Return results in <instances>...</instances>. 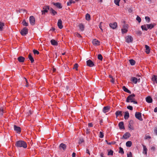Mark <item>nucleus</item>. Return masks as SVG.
I'll use <instances>...</instances> for the list:
<instances>
[{
  "label": "nucleus",
  "instance_id": "27",
  "mask_svg": "<svg viewBox=\"0 0 157 157\" xmlns=\"http://www.w3.org/2000/svg\"><path fill=\"white\" fill-rule=\"evenodd\" d=\"M130 134L128 133L127 132L124 134L123 136V137L125 139H126L130 137Z\"/></svg>",
  "mask_w": 157,
  "mask_h": 157
},
{
  "label": "nucleus",
  "instance_id": "13",
  "mask_svg": "<svg viewBox=\"0 0 157 157\" xmlns=\"http://www.w3.org/2000/svg\"><path fill=\"white\" fill-rule=\"evenodd\" d=\"M156 25L155 24H146L147 29H151L153 28Z\"/></svg>",
  "mask_w": 157,
  "mask_h": 157
},
{
  "label": "nucleus",
  "instance_id": "33",
  "mask_svg": "<svg viewBox=\"0 0 157 157\" xmlns=\"http://www.w3.org/2000/svg\"><path fill=\"white\" fill-rule=\"evenodd\" d=\"M86 20L89 21L90 19V14L88 13H87L86 15Z\"/></svg>",
  "mask_w": 157,
  "mask_h": 157
},
{
  "label": "nucleus",
  "instance_id": "25",
  "mask_svg": "<svg viewBox=\"0 0 157 157\" xmlns=\"http://www.w3.org/2000/svg\"><path fill=\"white\" fill-rule=\"evenodd\" d=\"M49 11L53 15H55L57 13V12L52 8L50 9Z\"/></svg>",
  "mask_w": 157,
  "mask_h": 157
},
{
  "label": "nucleus",
  "instance_id": "12",
  "mask_svg": "<svg viewBox=\"0 0 157 157\" xmlns=\"http://www.w3.org/2000/svg\"><path fill=\"white\" fill-rule=\"evenodd\" d=\"M110 27L113 29H115L117 26V23L116 22L111 23L109 24Z\"/></svg>",
  "mask_w": 157,
  "mask_h": 157
},
{
  "label": "nucleus",
  "instance_id": "60",
  "mask_svg": "<svg viewBox=\"0 0 157 157\" xmlns=\"http://www.w3.org/2000/svg\"><path fill=\"white\" fill-rule=\"evenodd\" d=\"M151 149L153 151H154L155 150V147L154 146L151 147Z\"/></svg>",
  "mask_w": 157,
  "mask_h": 157
},
{
  "label": "nucleus",
  "instance_id": "29",
  "mask_svg": "<svg viewBox=\"0 0 157 157\" xmlns=\"http://www.w3.org/2000/svg\"><path fill=\"white\" fill-rule=\"evenodd\" d=\"M59 147L62 148L63 150H65L66 147V145L63 143H61L59 145Z\"/></svg>",
  "mask_w": 157,
  "mask_h": 157
},
{
  "label": "nucleus",
  "instance_id": "23",
  "mask_svg": "<svg viewBox=\"0 0 157 157\" xmlns=\"http://www.w3.org/2000/svg\"><path fill=\"white\" fill-rule=\"evenodd\" d=\"M51 43L52 45L56 46L58 45V43L54 40L52 39L51 40Z\"/></svg>",
  "mask_w": 157,
  "mask_h": 157
},
{
  "label": "nucleus",
  "instance_id": "9",
  "mask_svg": "<svg viewBox=\"0 0 157 157\" xmlns=\"http://www.w3.org/2000/svg\"><path fill=\"white\" fill-rule=\"evenodd\" d=\"M86 65L89 67H92L94 66V63L90 60L89 59L86 61Z\"/></svg>",
  "mask_w": 157,
  "mask_h": 157
},
{
  "label": "nucleus",
  "instance_id": "50",
  "mask_svg": "<svg viewBox=\"0 0 157 157\" xmlns=\"http://www.w3.org/2000/svg\"><path fill=\"white\" fill-rule=\"evenodd\" d=\"M75 34L76 36L78 37H82L78 33H75Z\"/></svg>",
  "mask_w": 157,
  "mask_h": 157
},
{
  "label": "nucleus",
  "instance_id": "38",
  "mask_svg": "<svg viewBox=\"0 0 157 157\" xmlns=\"http://www.w3.org/2000/svg\"><path fill=\"white\" fill-rule=\"evenodd\" d=\"M108 155H112L113 154V151L112 150H108Z\"/></svg>",
  "mask_w": 157,
  "mask_h": 157
},
{
  "label": "nucleus",
  "instance_id": "53",
  "mask_svg": "<svg viewBox=\"0 0 157 157\" xmlns=\"http://www.w3.org/2000/svg\"><path fill=\"white\" fill-rule=\"evenodd\" d=\"M127 157H132L131 152H129L127 154Z\"/></svg>",
  "mask_w": 157,
  "mask_h": 157
},
{
  "label": "nucleus",
  "instance_id": "22",
  "mask_svg": "<svg viewBox=\"0 0 157 157\" xmlns=\"http://www.w3.org/2000/svg\"><path fill=\"white\" fill-rule=\"evenodd\" d=\"M122 89L125 92H126L129 94H131V91L127 88L125 86H124L122 87Z\"/></svg>",
  "mask_w": 157,
  "mask_h": 157
},
{
  "label": "nucleus",
  "instance_id": "18",
  "mask_svg": "<svg viewBox=\"0 0 157 157\" xmlns=\"http://www.w3.org/2000/svg\"><path fill=\"white\" fill-rule=\"evenodd\" d=\"M145 52L147 54H149L150 51V49L149 46L147 45H145Z\"/></svg>",
  "mask_w": 157,
  "mask_h": 157
},
{
  "label": "nucleus",
  "instance_id": "64",
  "mask_svg": "<svg viewBox=\"0 0 157 157\" xmlns=\"http://www.w3.org/2000/svg\"><path fill=\"white\" fill-rule=\"evenodd\" d=\"M154 131L155 134L157 135V128H155Z\"/></svg>",
  "mask_w": 157,
  "mask_h": 157
},
{
  "label": "nucleus",
  "instance_id": "20",
  "mask_svg": "<svg viewBox=\"0 0 157 157\" xmlns=\"http://www.w3.org/2000/svg\"><path fill=\"white\" fill-rule=\"evenodd\" d=\"M17 59L20 62L22 63L24 62L25 58L22 56H20L17 58Z\"/></svg>",
  "mask_w": 157,
  "mask_h": 157
},
{
  "label": "nucleus",
  "instance_id": "43",
  "mask_svg": "<svg viewBox=\"0 0 157 157\" xmlns=\"http://www.w3.org/2000/svg\"><path fill=\"white\" fill-rule=\"evenodd\" d=\"M84 142L83 139L82 138H81L79 139L78 144H80Z\"/></svg>",
  "mask_w": 157,
  "mask_h": 157
},
{
  "label": "nucleus",
  "instance_id": "44",
  "mask_svg": "<svg viewBox=\"0 0 157 157\" xmlns=\"http://www.w3.org/2000/svg\"><path fill=\"white\" fill-rule=\"evenodd\" d=\"M33 52L34 54L36 55H38L39 54V52L37 50H33Z\"/></svg>",
  "mask_w": 157,
  "mask_h": 157
},
{
  "label": "nucleus",
  "instance_id": "35",
  "mask_svg": "<svg viewBox=\"0 0 157 157\" xmlns=\"http://www.w3.org/2000/svg\"><path fill=\"white\" fill-rule=\"evenodd\" d=\"M4 26V23L0 22V31L2 30Z\"/></svg>",
  "mask_w": 157,
  "mask_h": 157
},
{
  "label": "nucleus",
  "instance_id": "41",
  "mask_svg": "<svg viewBox=\"0 0 157 157\" xmlns=\"http://www.w3.org/2000/svg\"><path fill=\"white\" fill-rule=\"evenodd\" d=\"M98 59L100 60H102V59L103 57L100 54H98Z\"/></svg>",
  "mask_w": 157,
  "mask_h": 157
},
{
  "label": "nucleus",
  "instance_id": "52",
  "mask_svg": "<svg viewBox=\"0 0 157 157\" xmlns=\"http://www.w3.org/2000/svg\"><path fill=\"white\" fill-rule=\"evenodd\" d=\"M84 131L87 134H89L90 132L88 128H86V130H84Z\"/></svg>",
  "mask_w": 157,
  "mask_h": 157
},
{
  "label": "nucleus",
  "instance_id": "17",
  "mask_svg": "<svg viewBox=\"0 0 157 157\" xmlns=\"http://www.w3.org/2000/svg\"><path fill=\"white\" fill-rule=\"evenodd\" d=\"M53 4L54 5H55L59 8L61 9L62 7L61 4L60 3H53Z\"/></svg>",
  "mask_w": 157,
  "mask_h": 157
},
{
  "label": "nucleus",
  "instance_id": "32",
  "mask_svg": "<svg viewBox=\"0 0 157 157\" xmlns=\"http://www.w3.org/2000/svg\"><path fill=\"white\" fill-rule=\"evenodd\" d=\"M129 62L130 64L132 65H134L136 63L135 61L132 59H130L129 60Z\"/></svg>",
  "mask_w": 157,
  "mask_h": 157
},
{
  "label": "nucleus",
  "instance_id": "2",
  "mask_svg": "<svg viewBox=\"0 0 157 157\" xmlns=\"http://www.w3.org/2000/svg\"><path fill=\"white\" fill-rule=\"evenodd\" d=\"M135 95L134 94H132L130 95L127 98L126 101L127 102H131V101H133L134 100V97H135Z\"/></svg>",
  "mask_w": 157,
  "mask_h": 157
},
{
  "label": "nucleus",
  "instance_id": "55",
  "mask_svg": "<svg viewBox=\"0 0 157 157\" xmlns=\"http://www.w3.org/2000/svg\"><path fill=\"white\" fill-rule=\"evenodd\" d=\"M127 108L131 110H132L133 109V107L132 106L130 105H128L127 107Z\"/></svg>",
  "mask_w": 157,
  "mask_h": 157
},
{
  "label": "nucleus",
  "instance_id": "37",
  "mask_svg": "<svg viewBox=\"0 0 157 157\" xmlns=\"http://www.w3.org/2000/svg\"><path fill=\"white\" fill-rule=\"evenodd\" d=\"M22 25L24 26H28V24L27 22L25 20H24L22 22Z\"/></svg>",
  "mask_w": 157,
  "mask_h": 157
},
{
  "label": "nucleus",
  "instance_id": "47",
  "mask_svg": "<svg viewBox=\"0 0 157 157\" xmlns=\"http://www.w3.org/2000/svg\"><path fill=\"white\" fill-rule=\"evenodd\" d=\"M152 79L153 81H156L157 76L155 75H154L152 78Z\"/></svg>",
  "mask_w": 157,
  "mask_h": 157
},
{
  "label": "nucleus",
  "instance_id": "15",
  "mask_svg": "<svg viewBox=\"0 0 157 157\" xmlns=\"http://www.w3.org/2000/svg\"><path fill=\"white\" fill-rule=\"evenodd\" d=\"M110 107L108 106L104 107L103 109V111L104 113H106L109 111Z\"/></svg>",
  "mask_w": 157,
  "mask_h": 157
},
{
  "label": "nucleus",
  "instance_id": "5",
  "mask_svg": "<svg viewBox=\"0 0 157 157\" xmlns=\"http://www.w3.org/2000/svg\"><path fill=\"white\" fill-rule=\"evenodd\" d=\"M136 117L139 120L142 121L143 119L141 117V113L140 112H136L135 114Z\"/></svg>",
  "mask_w": 157,
  "mask_h": 157
},
{
  "label": "nucleus",
  "instance_id": "34",
  "mask_svg": "<svg viewBox=\"0 0 157 157\" xmlns=\"http://www.w3.org/2000/svg\"><path fill=\"white\" fill-rule=\"evenodd\" d=\"M118 126L119 128H124V123L123 121H121L118 124Z\"/></svg>",
  "mask_w": 157,
  "mask_h": 157
},
{
  "label": "nucleus",
  "instance_id": "36",
  "mask_svg": "<svg viewBox=\"0 0 157 157\" xmlns=\"http://www.w3.org/2000/svg\"><path fill=\"white\" fill-rule=\"evenodd\" d=\"M75 3V2L72 0H69V2H68L67 3L68 6H70L71 4Z\"/></svg>",
  "mask_w": 157,
  "mask_h": 157
},
{
  "label": "nucleus",
  "instance_id": "30",
  "mask_svg": "<svg viewBox=\"0 0 157 157\" xmlns=\"http://www.w3.org/2000/svg\"><path fill=\"white\" fill-rule=\"evenodd\" d=\"M141 28L143 30L145 31H147L148 29L147 27L146 24L142 25Z\"/></svg>",
  "mask_w": 157,
  "mask_h": 157
},
{
  "label": "nucleus",
  "instance_id": "45",
  "mask_svg": "<svg viewBox=\"0 0 157 157\" xmlns=\"http://www.w3.org/2000/svg\"><path fill=\"white\" fill-rule=\"evenodd\" d=\"M145 19L147 22H149L150 21V19L148 17H145Z\"/></svg>",
  "mask_w": 157,
  "mask_h": 157
},
{
  "label": "nucleus",
  "instance_id": "10",
  "mask_svg": "<svg viewBox=\"0 0 157 157\" xmlns=\"http://www.w3.org/2000/svg\"><path fill=\"white\" fill-rule=\"evenodd\" d=\"M92 43L95 46L99 45L100 44V42L96 39H94L92 41Z\"/></svg>",
  "mask_w": 157,
  "mask_h": 157
},
{
  "label": "nucleus",
  "instance_id": "46",
  "mask_svg": "<svg viewBox=\"0 0 157 157\" xmlns=\"http://www.w3.org/2000/svg\"><path fill=\"white\" fill-rule=\"evenodd\" d=\"M78 67V65L77 63H75L74 64V67H73V69H75L76 70H77V68Z\"/></svg>",
  "mask_w": 157,
  "mask_h": 157
},
{
  "label": "nucleus",
  "instance_id": "26",
  "mask_svg": "<svg viewBox=\"0 0 157 157\" xmlns=\"http://www.w3.org/2000/svg\"><path fill=\"white\" fill-rule=\"evenodd\" d=\"M28 58L30 60L31 63H33L34 61V60L33 57L32 56L31 54H29L28 55Z\"/></svg>",
  "mask_w": 157,
  "mask_h": 157
},
{
  "label": "nucleus",
  "instance_id": "63",
  "mask_svg": "<svg viewBox=\"0 0 157 157\" xmlns=\"http://www.w3.org/2000/svg\"><path fill=\"white\" fill-rule=\"evenodd\" d=\"M4 113L3 110V109H1L0 111V114L2 115H3V113Z\"/></svg>",
  "mask_w": 157,
  "mask_h": 157
},
{
  "label": "nucleus",
  "instance_id": "31",
  "mask_svg": "<svg viewBox=\"0 0 157 157\" xmlns=\"http://www.w3.org/2000/svg\"><path fill=\"white\" fill-rule=\"evenodd\" d=\"M132 143L131 141H128L126 143V146L127 147H130L132 145Z\"/></svg>",
  "mask_w": 157,
  "mask_h": 157
},
{
  "label": "nucleus",
  "instance_id": "61",
  "mask_svg": "<svg viewBox=\"0 0 157 157\" xmlns=\"http://www.w3.org/2000/svg\"><path fill=\"white\" fill-rule=\"evenodd\" d=\"M88 126L89 127H93V124L91 123H89L88 124Z\"/></svg>",
  "mask_w": 157,
  "mask_h": 157
},
{
  "label": "nucleus",
  "instance_id": "59",
  "mask_svg": "<svg viewBox=\"0 0 157 157\" xmlns=\"http://www.w3.org/2000/svg\"><path fill=\"white\" fill-rule=\"evenodd\" d=\"M133 121L132 120H131L129 122V125H128V128H130L132 127V125L130 124L133 123Z\"/></svg>",
  "mask_w": 157,
  "mask_h": 157
},
{
  "label": "nucleus",
  "instance_id": "3",
  "mask_svg": "<svg viewBox=\"0 0 157 157\" xmlns=\"http://www.w3.org/2000/svg\"><path fill=\"white\" fill-rule=\"evenodd\" d=\"M126 41L128 43H132L133 40V38L131 36H127L125 37Z\"/></svg>",
  "mask_w": 157,
  "mask_h": 157
},
{
  "label": "nucleus",
  "instance_id": "49",
  "mask_svg": "<svg viewBox=\"0 0 157 157\" xmlns=\"http://www.w3.org/2000/svg\"><path fill=\"white\" fill-rule=\"evenodd\" d=\"M99 135H100L99 137L100 138H102L103 137V136H104L103 133L101 132H100Z\"/></svg>",
  "mask_w": 157,
  "mask_h": 157
},
{
  "label": "nucleus",
  "instance_id": "6",
  "mask_svg": "<svg viewBox=\"0 0 157 157\" xmlns=\"http://www.w3.org/2000/svg\"><path fill=\"white\" fill-rule=\"evenodd\" d=\"M128 25L127 24H124V25L123 28L121 29L122 33L123 34L126 33L128 31Z\"/></svg>",
  "mask_w": 157,
  "mask_h": 157
},
{
  "label": "nucleus",
  "instance_id": "4",
  "mask_svg": "<svg viewBox=\"0 0 157 157\" xmlns=\"http://www.w3.org/2000/svg\"><path fill=\"white\" fill-rule=\"evenodd\" d=\"M20 33L22 36H25L28 33V29L26 27H24L21 30Z\"/></svg>",
  "mask_w": 157,
  "mask_h": 157
},
{
  "label": "nucleus",
  "instance_id": "57",
  "mask_svg": "<svg viewBox=\"0 0 157 157\" xmlns=\"http://www.w3.org/2000/svg\"><path fill=\"white\" fill-rule=\"evenodd\" d=\"M151 138V136H150L148 135H146L144 139L145 140H147L148 139H150Z\"/></svg>",
  "mask_w": 157,
  "mask_h": 157
},
{
  "label": "nucleus",
  "instance_id": "40",
  "mask_svg": "<svg viewBox=\"0 0 157 157\" xmlns=\"http://www.w3.org/2000/svg\"><path fill=\"white\" fill-rule=\"evenodd\" d=\"M119 153H121L122 154H124V151L122 147H119Z\"/></svg>",
  "mask_w": 157,
  "mask_h": 157
},
{
  "label": "nucleus",
  "instance_id": "14",
  "mask_svg": "<svg viewBox=\"0 0 157 157\" xmlns=\"http://www.w3.org/2000/svg\"><path fill=\"white\" fill-rule=\"evenodd\" d=\"M57 25L59 29H61L63 28V26L62 25V21L61 19L59 20L57 23Z\"/></svg>",
  "mask_w": 157,
  "mask_h": 157
},
{
  "label": "nucleus",
  "instance_id": "1",
  "mask_svg": "<svg viewBox=\"0 0 157 157\" xmlns=\"http://www.w3.org/2000/svg\"><path fill=\"white\" fill-rule=\"evenodd\" d=\"M16 145L18 147H23L26 148L27 147L26 143L23 141L20 140L17 141L16 144Z\"/></svg>",
  "mask_w": 157,
  "mask_h": 157
},
{
  "label": "nucleus",
  "instance_id": "28",
  "mask_svg": "<svg viewBox=\"0 0 157 157\" xmlns=\"http://www.w3.org/2000/svg\"><path fill=\"white\" fill-rule=\"evenodd\" d=\"M129 117V113L128 111H126L125 112V114L124 115V118L126 120Z\"/></svg>",
  "mask_w": 157,
  "mask_h": 157
},
{
  "label": "nucleus",
  "instance_id": "54",
  "mask_svg": "<svg viewBox=\"0 0 157 157\" xmlns=\"http://www.w3.org/2000/svg\"><path fill=\"white\" fill-rule=\"evenodd\" d=\"M102 22H101L100 23V24L99 25V27L100 28V29H101V31L102 32L103 31V30L101 28V24L102 23Z\"/></svg>",
  "mask_w": 157,
  "mask_h": 157
},
{
  "label": "nucleus",
  "instance_id": "42",
  "mask_svg": "<svg viewBox=\"0 0 157 157\" xmlns=\"http://www.w3.org/2000/svg\"><path fill=\"white\" fill-rule=\"evenodd\" d=\"M120 1V0H114V2L117 5L119 6V3Z\"/></svg>",
  "mask_w": 157,
  "mask_h": 157
},
{
  "label": "nucleus",
  "instance_id": "56",
  "mask_svg": "<svg viewBox=\"0 0 157 157\" xmlns=\"http://www.w3.org/2000/svg\"><path fill=\"white\" fill-rule=\"evenodd\" d=\"M136 33L137 34L140 35L142 34V32L138 30L136 31Z\"/></svg>",
  "mask_w": 157,
  "mask_h": 157
},
{
  "label": "nucleus",
  "instance_id": "7",
  "mask_svg": "<svg viewBox=\"0 0 157 157\" xmlns=\"http://www.w3.org/2000/svg\"><path fill=\"white\" fill-rule=\"evenodd\" d=\"M43 10L41 11L42 14H45L46 13H47L48 10H49L50 9L49 6H46L44 7L43 8Z\"/></svg>",
  "mask_w": 157,
  "mask_h": 157
},
{
  "label": "nucleus",
  "instance_id": "11",
  "mask_svg": "<svg viewBox=\"0 0 157 157\" xmlns=\"http://www.w3.org/2000/svg\"><path fill=\"white\" fill-rule=\"evenodd\" d=\"M140 80V78H139L138 79L134 77H132L131 78V81L135 84H136L138 81L139 82Z\"/></svg>",
  "mask_w": 157,
  "mask_h": 157
},
{
  "label": "nucleus",
  "instance_id": "51",
  "mask_svg": "<svg viewBox=\"0 0 157 157\" xmlns=\"http://www.w3.org/2000/svg\"><path fill=\"white\" fill-rule=\"evenodd\" d=\"M105 141L106 142L107 144L109 145H111L112 144H114L116 143L115 142H110L109 143V142H108L107 141V140H106Z\"/></svg>",
  "mask_w": 157,
  "mask_h": 157
},
{
  "label": "nucleus",
  "instance_id": "16",
  "mask_svg": "<svg viewBox=\"0 0 157 157\" xmlns=\"http://www.w3.org/2000/svg\"><path fill=\"white\" fill-rule=\"evenodd\" d=\"M146 101L148 103H151L152 102V99L150 96H148L146 98Z\"/></svg>",
  "mask_w": 157,
  "mask_h": 157
},
{
  "label": "nucleus",
  "instance_id": "19",
  "mask_svg": "<svg viewBox=\"0 0 157 157\" xmlns=\"http://www.w3.org/2000/svg\"><path fill=\"white\" fill-rule=\"evenodd\" d=\"M115 114L117 117H118L119 116H122V111H117L115 113Z\"/></svg>",
  "mask_w": 157,
  "mask_h": 157
},
{
  "label": "nucleus",
  "instance_id": "48",
  "mask_svg": "<svg viewBox=\"0 0 157 157\" xmlns=\"http://www.w3.org/2000/svg\"><path fill=\"white\" fill-rule=\"evenodd\" d=\"M136 20L139 23L141 21V19L139 16H137L136 18Z\"/></svg>",
  "mask_w": 157,
  "mask_h": 157
},
{
  "label": "nucleus",
  "instance_id": "62",
  "mask_svg": "<svg viewBox=\"0 0 157 157\" xmlns=\"http://www.w3.org/2000/svg\"><path fill=\"white\" fill-rule=\"evenodd\" d=\"M110 82L112 83H114V79L113 78H111Z\"/></svg>",
  "mask_w": 157,
  "mask_h": 157
},
{
  "label": "nucleus",
  "instance_id": "39",
  "mask_svg": "<svg viewBox=\"0 0 157 157\" xmlns=\"http://www.w3.org/2000/svg\"><path fill=\"white\" fill-rule=\"evenodd\" d=\"M14 130L18 133H20L21 131V128H14Z\"/></svg>",
  "mask_w": 157,
  "mask_h": 157
},
{
  "label": "nucleus",
  "instance_id": "58",
  "mask_svg": "<svg viewBox=\"0 0 157 157\" xmlns=\"http://www.w3.org/2000/svg\"><path fill=\"white\" fill-rule=\"evenodd\" d=\"M25 81H26V85H25V86L26 87H27L29 86L28 82L27 81V79L25 78Z\"/></svg>",
  "mask_w": 157,
  "mask_h": 157
},
{
  "label": "nucleus",
  "instance_id": "24",
  "mask_svg": "<svg viewBox=\"0 0 157 157\" xmlns=\"http://www.w3.org/2000/svg\"><path fill=\"white\" fill-rule=\"evenodd\" d=\"M78 26L80 30L81 31H83L84 30V26L83 24H80Z\"/></svg>",
  "mask_w": 157,
  "mask_h": 157
},
{
  "label": "nucleus",
  "instance_id": "21",
  "mask_svg": "<svg viewBox=\"0 0 157 157\" xmlns=\"http://www.w3.org/2000/svg\"><path fill=\"white\" fill-rule=\"evenodd\" d=\"M142 146L143 147V153L145 155H147V147L145 146L143 144H142Z\"/></svg>",
  "mask_w": 157,
  "mask_h": 157
},
{
  "label": "nucleus",
  "instance_id": "8",
  "mask_svg": "<svg viewBox=\"0 0 157 157\" xmlns=\"http://www.w3.org/2000/svg\"><path fill=\"white\" fill-rule=\"evenodd\" d=\"M29 22L32 25H34L35 24V19L33 16H31L29 18Z\"/></svg>",
  "mask_w": 157,
  "mask_h": 157
}]
</instances>
